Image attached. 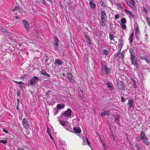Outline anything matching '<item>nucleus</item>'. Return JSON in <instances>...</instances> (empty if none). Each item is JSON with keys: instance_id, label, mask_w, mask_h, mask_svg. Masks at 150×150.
Here are the masks:
<instances>
[{"instance_id": "obj_1", "label": "nucleus", "mask_w": 150, "mask_h": 150, "mask_svg": "<svg viewBox=\"0 0 150 150\" xmlns=\"http://www.w3.org/2000/svg\"><path fill=\"white\" fill-rule=\"evenodd\" d=\"M129 52L130 53L132 64H133L134 66V69H137L138 67V64L137 63V58L135 57L133 50L132 49H130Z\"/></svg>"}, {"instance_id": "obj_2", "label": "nucleus", "mask_w": 150, "mask_h": 150, "mask_svg": "<svg viewBox=\"0 0 150 150\" xmlns=\"http://www.w3.org/2000/svg\"><path fill=\"white\" fill-rule=\"evenodd\" d=\"M101 70L100 74L104 76L109 74L110 73L111 69L105 64L102 63Z\"/></svg>"}, {"instance_id": "obj_3", "label": "nucleus", "mask_w": 150, "mask_h": 150, "mask_svg": "<svg viewBox=\"0 0 150 150\" xmlns=\"http://www.w3.org/2000/svg\"><path fill=\"white\" fill-rule=\"evenodd\" d=\"M39 80V78L36 76H33L31 79L28 81L29 85H35L37 82Z\"/></svg>"}, {"instance_id": "obj_4", "label": "nucleus", "mask_w": 150, "mask_h": 150, "mask_svg": "<svg viewBox=\"0 0 150 150\" xmlns=\"http://www.w3.org/2000/svg\"><path fill=\"white\" fill-rule=\"evenodd\" d=\"M72 112L73 111L70 109L68 108L66 111L62 112L61 116H64L67 117H69L71 116Z\"/></svg>"}, {"instance_id": "obj_5", "label": "nucleus", "mask_w": 150, "mask_h": 150, "mask_svg": "<svg viewBox=\"0 0 150 150\" xmlns=\"http://www.w3.org/2000/svg\"><path fill=\"white\" fill-rule=\"evenodd\" d=\"M117 88L120 90H125L126 88L125 86L124 83L122 81H118L117 83Z\"/></svg>"}, {"instance_id": "obj_6", "label": "nucleus", "mask_w": 150, "mask_h": 150, "mask_svg": "<svg viewBox=\"0 0 150 150\" xmlns=\"http://www.w3.org/2000/svg\"><path fill=\"white\" fill-rule=\"evenodd\" d=\"M22 123L24 128L26 129H28L29 128V124L28 121L26 118H24L23 119Z\"/></svg>"}, {"instance_id": "obj_7", "label": "nucleus", "mask_w": 150, "mask_h": 150, "mask_svg": "<svg viewBox=\"0 0 150 150\" xmlns=\"http://www.w3.org/2000/svg\"><path fill=\"white\" fill-rule=\"evenodd\" d=\"M127 104L128 105V109H130L131 108L134 107V101L132 99H130L129 100Z\"/></svg>"}, {"instance_id": "obj_8", "label": "nucleus", "mask_w": 150, "mask_h": 150, "mask_svg": "<svg viewBox=\"0 0 150 150\" xmlns=\"http://www.w3.org/2000/svg\"><path fill=\"white\" fill-rule=\"evenodd\" d=\"M58 42L59 40L57 37H56L55 39L54 42L53 43V45H54V48L56 51H57L58 49Z\"/></svg>"}, {"instance_id": "obj_9", "label": "nucleus", "mask_w": 150, "mask_h": 150, "mask_svg": "<svg viewBox=\"0 0 150 150\" xmlns=\"http://www.w3.org/2000/svg\"><path fill=\"white\" fill-rule=\"evenodd\" d=\"M101 19L102 20H107V17L105 11H101Z\"/></svg>"}, {"instance_id": "obj_10", "label": "nucleus", "mask_w": 150, "mask_h": 150, "mask_svg": "<svg viewBox=\"0 0 150 150\" xmlns=\"http://www.w3.org/2000/svg\"><path fill=\"white\" fill-rule=\"evenodd\" d=\"M23 25V27L27 30L29 28V24L28 22L25 20H23L22 21Z\"/></svg>"}, {"instance_id": "obj_11", "label": "nucleus", "mask_w": 150, "mask_h": 150, "mask_svg": "<svg viewBox=\"0 0 150 150\" xmlns=\"http://www.w3.org/2000/svg\"><path fill=\"white\" fill-rule=\"evenodd\" d=\"M68 78L71 83H73L75 82V81L73 78V76L70 73L68 74Z\"/></svg>"}, {"instance_id": "obj_12", "label": "nucleus", "mask_w": 150, "mask_h": 150, "mask_svg": "<svg viewBox=\"0 0 150 150\" xmlns=\"http://www.w3.org/2000/svg\"><path fill=\"white\" fill-rule=\"evenodd\" d=\"M139 139L142 140L143 143L146 146H147L149 145V142L148 141V139L147 137V136Z\"/></svg>"}, {"instance_id": "obj_13", "label": "nucleus", "mask_w": 150, "mask_h": 150, "mask_svg": "<svg viewBox=\"0 0 150 150\" xmlns=\"http://www.w3.org/2000/svg\"><path fill=\"white\" fill-rule=\"evenodd\" d=\"M105 84L107 86L108 88H109V90L110 91H112L114 89V88L111 83L108 82Z\"/></svg>"}, {"instance_id": "obj_14", "label": "nucleus", "mask_w": 150, "mask_h": 150, "mask_svg": "<svg viewBox=\"0 0 150 150\" xmlns=\"http://www.w3.org/2000/svg\"><path fill=\"white\" fill-rule=\"evenodd\" d=\"M140 58L142 60H145L148 64L150 63V61L148 59V57L147 55L140 56Z\"/></svg>"}, {"instance_id": "obj_15", "label": "nucleus", "mask_w": 150, "mask_h": 150, "mask_svg": "<svg viewBox=\"0 0 150 150\" xmlns=\"http://www.w3.org/2000/svg\"><path fill=\"white\" fill-rule=\"evenodd\" d=\"M73 131L74 133H80L81 132V129L79 127H74L73 128Z\"/></svg>"}, {"instance_id": "obj_16", "label": "nucleus", "mask_w": 150, "mask_h": 150, "mask_svg": "<svg viewBox=\"0 0 150 150\" xmlns=\"http://www.w3.org/2000/svg\"><path fill=\"white\" fill-rule=\"evenodd\" d=\"M110 110H106L101 113L100 115L101 117H104L106 115H109Z\"/></svg>"}, {"instance_id": "obj_17", "label": "nucleus", "mask_w": 150, "mask_h": 150, "mask_svg": "<svg viewBox=\"0 0 150 150\" xmlns=\"http://www.w3.org/2000/svg\"><path fill=\"white\" fill-rule=\"evenodd\" d=\"M89 4L91 9H94L96 7V4L93 2L92 0H91L90 1Z\"/></svg>"}, {"instance_id": "obj_18", "label": "nucleus", "mask_w": 150, "mask_h": 150, "mask_svg": "<svg viewBox=\"0 0 150 150\" xmlns=\"http://www.w3.org/2000/svg\"><path fill=\"white\" fill-rule=\"evenodd\" d=\"M84 37L86 40L87 42V43L91 45V39L89 37H88L86 34L85 33H84Z\"/></svg>"}, {"instance_id": "obj_19", "label": "nucleus", "mask_w": 150, "mask_h": 150, "mask_svg": "<svg viewBox=\"0 0 150 150\" xmlns=\"http://www.w3.org/2000/svg\"><path fill=\"white\" fill-rule=\"evenodd\" d=\"M124 10L127 13L129 14L131 17L133 18H134L135 16L131 11L127 9H124Z\"/></svg>"}, {"instance_id": "obj_20", "label": "nucleus", "mask_w": 150, "mask_h": 150, "mask_svg": "<svg viewBox=\"0 0 150 150\" xmlns=\"http://www.w3.org/2000/svg\"><path fill=\"white\" fill-rule=\"evenodd\" d=\"M64 104H58L57 106V110H59L64 108L65 107Z\"/></svg>"}, {"instance_id": "obj_21", "label": "nucleus", "mask_w": 150, "mask_h": 150, "mask_svg": "<svg viewBox=\"0 0 150 150\" xmlns=\"http://www.w3.org/2000/svg\"><path fill=\"white\" fill-rule=\"evenodd\" d=\"M134 37V33L133 32H132L131 33L129 39V40L130 43H132V42Z\"/></svg>"}, {"instance_id": "obj_22", "label": "nucleus", "mask_w": 150, "mask_h": 150, "mask_svg": "<svg viewBox=\"0 0 150 150\" xmlns=\"http://www.w3.org/2000/svg\"><path fill=\"white\" fill-rule=\"evenodd\" d=\"M40 74L43 75L45 76L48 77L50 76V75L46 72L44 70H42V71H41Z\"/></svg>"}, {"instance_id": "obj_23", "label": "nucleus", "mask_w": 150, "mask_h": 150, "mask_svg": "<svg viewBox=\"0 0 150 150\" xmlns=\"http://www.w3.org/2000/svg\"><path fill=\"white\" fill-rule=\"evenodd\" d=\"M120 120V117L119 115H117L115 116V121L117 124H118L119 125H120L119 123Z\"/></svg>"}, {"instance_id": "obj_24", "label": "nucleus", "mask_w": 150, "mask_h": 150, "mask_svg": "<svg viewBox=\"0 0 150 150\" xmlns=\"http://www.w3.org/2000/svg\"><path fill=\"white\" fill-rule=\"evenodd\" d=\"M63 62L59 59H57L55 60L54 64L58 65H61L62 64Z\"/></svg>"}, {"instance_id": "obj_25", "label": "nucleus", "mask_w": 150, "mask_h": 150, "mask_svg": "<svg viewBox=\"0 0 150 150\" xmlns=\"http://www.w3.org/2000/svg\"><path fill=\"white\" fill-rule=\"evenodd\" d=\"M131 80L132 82V84L133 85V87L135 88H137V82L133 78L131 79Z\"/></svg>"}, {"instance_id": "obj_26", "label": "nucleus", "mask_w": 150, "mask_h": 150, "mask_svg": "<svg viewBox=\"0 0 150 150\" xmlns=\"http://www.w3.org/2000/svg\"><path fill=\"white\" fill-rule=\"evenodd\" d=\"M79 96L82 98L83 96V91L82 90L80 89L79 91Z\"/></svg>"}, {"instance_id": "obj_27", "label": "nucleus", "mask_w": 150, "mask_h": 150, "mask_svg": "<svg viewBox=\"0 0 150 150\" xmlns=\"http://www.w3.org/2000/svg\"><path fill=\"white\" fill-rule=\"evenodd\" d=\"M146 136V135L144 133V132L143 131H142L141 132L140 135V139L143 138H144Z\"/></svg>"}, {"instance_id": "obj_28", "label": "nucleus", "mask_w": 150, "mask_h": 150, "mask_svg": "<svg viewBox=\"0 0 150 150\" xmlns=\"http://www.w3.org/2000/svg\"><path fill=\"white\" fill-rule=\"evenodd\" d=\"M127 4L129 6L132 7L134 6L135 4H133L132 2H131L130 1H128L127 2Z\"/></svg>"}, {"instance_id": "obj_29", "label": "nucleus", "mask_w": 150, "mask_h": 150, "mask_svg": "<svg viewBox=\"0 0 150 150\" xmlns=\"http://www.w3.org/2000/svg\"><path fill=\"white\" fill-rule=\"evenodd\" d=\"M107 20H102L100 22L101 25L102 26L105 25Z\"/></svg>"}, {"instance_id": "obj_30", "label": "nucleus", "mask_w": 150, "mask_h": 150, "mask_svg": "<svg viewBox=\"0 0 150 150\" xmlns=\"http://www.w3.org/2000/svg\"><path fill=\"white\" fill-rule=\"evenodd\" d=\"M135 146L138 150H140L142 148V146L139 144H135Z\"/></svg>"}, {"instance_id": "obj_31", "label": "nucleus", "mask_w": 150, "mask_h": 150, "mask_svg": "<svg viewBox=\"0 0 150 150\" xmlns=\"http://www.w3.org/2000/svg\"><path fill=\"white\" fill-rule=\"evenodd\" d=\"M135 35L139 34L140 33V30L139 28L137 27L135 30Z\"/></svg>"}, {"instance_id": "obj_32", "label": "nucleus", "mask_w": 150, "mask_h": 150, "mask_svg": "<svg viewBox=\"0 0 150 150\" xmlns=\"http://www.w3.org/2000/svg\"><path fill=\"white\" fill-rule=\"evenodd\" d=\"M60 123L61 125L63 126H64L66 125V122L64 121L60 120Z\"/></svg>"}, {"instance_id": "obj_33", "label": "nucleus", "mask_w": 150, "mask_h": 150, "mask_svg": "<svg viewBox=\"0 0 150 150\" xmlns=\"http://www.w3.org/2000/svg\"><path fill=\"white\" fill-rule=\"evenodd\" d=\"M103 32V31H98V36L99 37H100L102 36Z\"/></svg>"}, {"instance_id": "obj_34", "label": "nucleus", "mask_w": 150, "mask_h": 150, "mask_svg": "<svg viewBox=\"0 0 150 150\" xmlns=\"http://www.w3.org/2000/svg\"><path fill=\"white\" fill-rule=\"evenodd\" d=\"M121 24H125L126 23V20L125 18H122L121 20Z\"/></svg>"}, {"instance_id": "obj_35", "label": "nucleus", "mask_w": 150, "mask_h": 150, "mask_svg": "<svg viewBox=\"0 0 150 150\" xmlns=\"http://www.w3.org/2000/svg\"><path fill=\"white\" fill-rule=\"evenodd\" d=\"M0 142L4 144H5L7 142V140L5 139H4L3 140H0Z\"/></svg>"}, {"instance_id": "obj_36", "label": "nucleus", "mask_w": 150, "mask_h": 150, "mask_svg": "<svg viewBox=\"0 0 150 150\" xmlns=\"http://www.w3.org/2000/svg\"><path fill=\"white\" fill-rule=\"evenodd\" d=\"M109 38L111 40H114V36L112 34L110 33L109 34Z\"/></svg>"}, {"instance_id": "obj_37", "label": "nucleus", "mask_w": 150, "mask_h": 150, "mask_svg": "<svg viewBox=\"0 0 150 150\" xmlns=\"http://www.w3.org/2000/svg\"><path fill=\"white\" fill-rule=\"evenodd\" d=\"M19 7L18 6H16L14 8L12 9V11L14 12L16 11H18L19 9Z\"/></svg>"}, {"instance_id": "obj_38", "label": "nucleus", "mask_w": 150, "mask_h": 150, "mask_svg": "<svg viewBox=\"0 0 150 150\" xmlns=\"http://www.w3.org/2000/svg\"><path fill=\"white\" fill-rule=\"evenodd\" d=\"M102 52L103 53L106 55H107L109 53L108 51L105 49H104Z\"/></svg>"}, {"instance_id": "obj_39", "label": "nucleus", "mask_w": 150, "mask_h": 150, "mask_svg": "<svg viewBox=\"0 0 150 150\" xmlns=\"http://www.w3.org/2000/svg\"><path fill=\"white\" fill-rule=\"evenodd\" d=\"M1 31L3 33H5L6 31V29L1 26Z\"/></svg>"}, {"instance_id": "obj_40", "label": "nucleus", "mask_w": 150, "mask_h": 150, "mask_svg": "<svg viewBox=\"0 0 150 150\" xmlns=\"http://www.w3.org/2000/svg\"><path fill=\"white\" fill-rule=\"evenodd\" d=\"M120 25L122 27V28L123 29H125L126 28V25L125 24H121Z\"/></svg>"}, {"instance_id": "obj_41", "label": "nucleus", "mask_w": 150, "mask_h": 150, "mask_svg": "<svg viewBox=\"0 0 150 150\" xmlns=\"http://www.w3.org/2000/svg\"><path fill=\"white\" fill-rule=\"evenodd\" d=\"M85 140L86 143L87 142L88 144L90 146V142L89 140H88L87 138H86V139H85Z\"/></svg>"}, {"instance_id": "obj_42", "label": "nucleus", "mask_w": 150, "mask_h": 150, "mask_svg": "<svg viewBox=\"0 0 150 150\" xmlns=\"http://www.w3.org/2000/svg\"><path fill=\"white\" fill-rule=\"evenodd\" d=\"M119 57L123 59L124 58V54L121 53V55L119 56Z\"/></svg>"}, {"instance_id": "obj_43", "label": "nucleus", "mask_w": 150, "mask_h": 150, "mask_svg": "<svg viewBox=\"0 0 150 150\" xmlns=\"http://www.w3.org/2000/svg\"><path fill=\"white\" fill-rule=\"evenodd\" d=\"M40 2L42 4H45L46 3L45 0H40Z\"/></svg>"}, {"instance_id": "obj_44", "label": "nucleus", "mask_w": 150, "mask_h": 150, "mask_svg": "<svg viewBox=\"0 0 150 150\" xmlns=\"http://www.w3.org/2000/svg\"><path fill=\"white\" fill-rule=\"evenodd\" d=\"M143 11L146 13V14H147L149 13V12L146 9V8H144L143 9Z\"/></svg>"}, {"instance_id": "obj_45", "label": "nucleus", "mask_w": 150, "mask_h": 150, "mask_svg": "<svg viewBox=\"0 0 150 150\" xmlns=\"http://www.w3.org/2000/svg\"><path fill=\"white\" fill-rule=\"evenodd\" d=\"M121 100L123 102H124L126 100V99L123 96L121 97Z\"/></svg>"}, {"instance_id": "obj_46", "label": "nucleus", "mask_w": 150, "mask_h": 150, "mask_svg": "<svg viewBox=\"0 0 150 150\" xmlns=\"http://www.w3.org/2000/svg\"><path fill=\"white\" fill-rule=\"evenodd\" d=\"M54 110H55V112L54 113V115H56V114H57L58 113V111H59V110H57H57H55V109L54 108Z\"/></svg>"}, {"instance_id": "obj_47", "label": "nucleus", "mask_w": 150, "mask_h": 150, "mask_svg": "<svg viewBox=\"0 0 150 150\" xmlns=\"http://www.w3.org/2000/svg\"><path fill=\"white\" fill-rule=\"evenodd\" d=\"M117 5L120 7V8H122V9L123 8V7H122V6L121 5V4L120 3L118 4Z\"/></svg>"}, {"instance_id": "obj_48", "label": "nucleus", "mask_w": 150, "mask_h": 150, "mask_svg": "<svg viewBox=\"0 0 150 150\" xmlns=\"http://www.w3.org/2000/svg\"><path fill=\"white\" fill-rule=\"evenodd\" d=\"M104 3L103 2V1H102V0H101L100 1V5L102 6V5H103V4H104Z\"/></svg>"}, {"instance_id": "obj_49", "label": "nucleus", "mask_w": 150, "mask_h": 150, "mask_svg": "<svg viewBox=\"0 0 150 150\" xmlns=\"http://www.w3.org/2000/svg\"><path fill=\"white\" fill-rule=\"evenodd\" d=\"M120 54V53H116L115 55H114V56L115 57H117Z\"/></svg>"}, {"instance_id": "obj_50", "label": "nucleus", "mask_w": 150, "mask_h": 150, "mask_svg": "<svg viewBox=\"0 0 150 150\" xmlns=\"http://www.w3.org/2000/svg\"><path fill=\"white\" fill-rule=\"evenodd\" d=\"M17 150H24L23 149L21 148L20 147L18 146L17 147Z\"/></svg>"}, {"instance_id": "obj_51", "label": "nucleus", "mask_w": 150, "mask_h": 150, "mask_svg": "<svg viewBox=\"0 0 150 150\" xmlns=\"http://www.w3.org/2000/svg\"><path fill=\"white\" fill-rule=\"evenodd\" d=\"M119 41L122 44V45H123V40H122L121 39H119Z\"/></svg>"}, {"instance_id": "obj_52", "label": "nucleus", "mask_w": 150, "mask_h": 150, "mask_svg": "<svg viewBox=\"0 0 150 150\" xmlns=\"http://www.w3.org/2000/svg\"><path fill=\"white\" fill-rule=\"evenodd\" d=\"M2 131L5 132L6 134H7L8 133V132L5 129H4Z\"/></svg>"}, {"instance_id": "obj_53", "label": "nucleus", "mask_w": 150, "mask_h": 150, "mask_svg": "<svg viewBox=\"0 0 150 150\" xmlns=\"http://www.w3.org/2000/svg\"><path fill=\"white\" fill-rule=\"evenodd\" d=\"M139 34H136V35H135V36L136 37V38H137V39L138 40H139Z\"/></svg>"}, {"instance_id": "obj_54", "label": "nucleus", "mask_w": 150, "mask_h": 150, "mask_svg": "<svg viewBox=\"0 0 150 150\" xmlns=\"http://www.w3.org/2000/svg\"><path fill=\"white\" fill-rule=\"evenodd\" d=\"M20 95V93L19 91H18L17 92V95L18 96H19Z\"/></svg>"}, {"instance_id": "obj_55", "label": "nucleus", "mask_w": 150, "mask_h": 150, "mask_svg": "<svg viewBox=\"0 0 150 150\" xmlns=\"http://www.w3.org/2000/svg\"><path fill=\"white\" fill-rule=\"evenodd\" d=\"M119 16L118 14H117V15H115V18L116 19H117L119 18Z\"/></svg>"}, {"instance_id": "obj_56", "label": "nucleus", "mask_w": 150, "mask_h": 150, "mask_svg": "<svg viewBox=\"0 0 150 150\" xmlns=\"http://www.w3.org/2000/svg\"><path fill=\"white\" fill-rule=\"evenodd\" d=\"M18 84L20 85H22L24 84V83L22 81H19Z\"/></svg>"}, {"instance_id": "obj_57", "label": "nucleus", "mask_w": 150, "mask_h": 150, "mask_svg": "<svg viewBox=\"0 0 150 150\" xmlns=\"http://www.w3.org/2000/svg\"><path fill=\"white\" fill-rule=\"evenodd\" d=\"M48 58H46L45 59V63H47V61H48Z\"/></svg>"}, {"instance_id": "obj_58", "label": "nucleus", "mask_w": 150, "mask_h": 150, "mask_svg": "<svg viewBox=\"0 0 150 150\" xmlns=\"http://www.w3.org/2000/svg\"><path fill=\"white\" fill-rule=\"evenodd\" d=\"M47 1L50 3H52V0H47Z\"/></svg>"}, {"instance_id": "obj_59", "label": "nucleus", "mask_w": 150, "mask_h": 150, "mask_svg": "<svg viewBox=\"0 0 150 150\" xmlns=\"http://www.w3.org/2000/svg\"><path fill=\"white\" fill-rule=\"evenodd\" d=\"M130 1H131L132 2V3L133 4H135V2L134 1V0H130Z\"/></svg>"}, {"instance_id": "obj_60", "label": "nucleus", "mask_w": 150, "mask_h": 150, "mask_svg": "<svg viewBox=\"0 0 150 150\" xmlns=\"http://www.w3.org/2000/svg\"><path fill=\"white\" fill-rule=\"evenodd\" d=\"M47 132H48V133H49V135H50V138L51 139H53V137H52L51 136V135H50V134L48 132V131H47Z\"/></svg>"}, {"instance_id": "obj_61", "label": "nucleus", "mask_w": 150, "mask_h": 150, "mask_svg": "<svg viewBox=\"0 0 150 150\" xmlns=\"http://www.w3.org/2000/svg\"><path fill=\"white\" fill-rule=\"evenodd\" d=\"M104 148L106 150H107L108 149V147L106 146H104Z\"/></svg>"}, {"instance_id": "obj_62", "label": "nucleus", "mask_w": 150, "mask_h": 150, "mask_svg": "<svg viewBox=\"0 0 150 150\" xmlns=\"http://www.w3.org/2000/svg\"><path fill=\"white\" fill-rule=\"evenodd\" d=\"M19 99H18L17 100V105H19Z\"/></svg>"}, {"instance_id": "obj_63", "label": "nucleus", "mask_w": 150, "mask_h": 150, "mask_svg": "<svg viewBox=\"0 0 150 150\" xmlns=\"http://www.w3.org/2000/svg\"><path fill=\"white\" fill-rule=\"evenodd\" d=\"M19 105H17V106H16V109L17 110H18V109H19Z\"/></svg>"}, {"instance_id": "obj_64", "label": "nucleus", "mask_w": 150, "mask_h": 150, "mask_svg": "<svg viewBox=\"0 0 150 150\" xmlns=\"http://www.w3.org/2000/svg\"><path fill=\"white\" fill-rule=\"evenodd\" d=\"M18 86H19V87L21 88V89L22 90V89L23 88L22 86L20 85H19Z\"/></svg>"}]
</instances>
